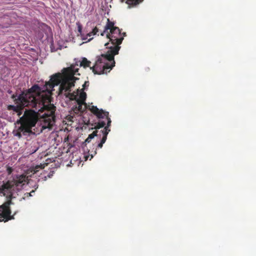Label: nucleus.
<instances>
[{
    "instance_id": "5",
    "label": "nucleus",
    "mask_w": 256,
    "mask_h": 256,
    "mask_svg": "<svg viewBox=\"0 0 256 256\" xmlns=\"http://www.w3.org/2000/svg\"><path fill=\"white\" fill-rule=\"evenodd\" d=\"M112 27L109 29L108 33L106 34V38L109 39V42L104 44L110 52H113L116 48H118V51L120 50V45L126 36V32H122L118 27L114 26V24L112 22Z\"/></svg>"
},
{
    "instance_id": "11",
    "label": "nucleus",
    "mask_w": 256,
    "mask_h": 256,
    "mask_svg": "<svg viewBox=\"0 0 256 256\" xmlns=\"http://www.w3.org/2000/svg\"><path fill=\"white\" fill-rule=\"evenodd\" d=\"M72 87H70L68 90H62V92H60V86L59 87V90H58V94H64V95L66 96V98H69L70 100H76V96L75 95L74 93H71V88Z\"/></svg>"
},
{
    "instance_id": "8",
    "label": "nucleus",
    "mask_w": 256,
    "mask_h": 256,
    "mask_svg": "<svg viewBox=\"0 0 256 256\" xmlns=\"http://www.w3.org/2000/svg\"><path fill=\"white\" fill-rule=\"evenodd\" d=\"M12 204V202L11 200H8L0 206V222H6L14 219V216L16 214L17 212H14L12 215L11 214L12 211L10 206Z\"/></svg>"
},
{
    "instance_id": "7",
    "label": "nucleus",
    "mask_w": 256,
    "mask_h": 256,
    "mask_svg": "<svg viewBox=\"0 0 256 256\" xmlns=\"http://www.w3.org/2000/svg\"><path fill=\"white\" fill-rule=\"evenodd\" d=\"M90 111L99 119L105 118L107 120V125L101 130L102 134V138L99 144L97 145L98 148H102L103 144L105 143L107 139V136L110 131V126L111 125V120L109 117V113L102 109L99 110L96 106H92L90 108Z\"/></svg>"
},
{
    "instance_id": "25",
    "label": "nucleus",
    "mask_w": 256,
    "mask_h": 256,
    "mask_svg": "<svg viewBox=\"0 0 256 256\" xmlns=\"http://www.w3.org/2000/svg\"><path fill=\"white\" fill-rule=\"evenodd\" d=\"M88 86H89V82L88 81V82H85L84 84L82 85V86H83L84 88H85L86 87Z\"/></svg>"
},
{
    "instance_id": "27",
    "label": "nucleus",
    "mask_w": 256,
    "mask_h": 256,
    "mask_svg": "<svg viewBox=\"0 0 256 256\" xmlns=\"http://www.w3.org/2000/svg\"><path fill=\"white\" fill-rule=\"evenodd\" d=\"M2 194L1 187H0V194Z\"/></svg>"
},
{
    "instance_id": "21",
    "label": "nucleus",
    "mask_w": 256,
    "mask_h": 256,
    "mask_svg": "<svg viewBox=\"0 0 256 256\" xmlns=\"http://www.w3.org/2000/svg\"><path fill=\"white\" fill-rule=\"evenodd\" d=\"M98 32V29L97 27H95L93 28L92 32H90L87 34V36H89L90 37L92 36L96 35Z\"/></svg>"
},
{
    "instance_id": "20",
    "label": "nucleus",
    "mask_w": 256,
    "mask_h": 256,
    "mask_svg": "<svg viewBox=\"0 0 256 256\" xmlns=\"http://www.w3.org/2000/svg\"><path fill=\"white\" fill-rule=\"evenodd\" d=\"M76 24L78 26V32H79L80 34H78V36H83V34L82 33V25L81 24L78 22H76Z\"/></svg>"
},
{
    "instance_id": "17",
    "label": "nucleus",
    "mask_w": 256,
    "mask_h": 256,
    "mask_svg": "<svg viewBox=\"0 0 256 256\" xmlns=\"http://www.w3.org/2000/svg\"><path fill=\"white\" fill-rule=\"evenodd\" d=\"M124 0H122L123 2ZM144 0H126V3L128 5L136 6L142 2Z\"/></svg>"
},
{
    "instance_id": "30",
    "label": "nucleus",
    "mask_w": 256,
    "mask_h": 256,
    "mask_svg": "<svg viewBox=\"0 0 256 256\" xmlns=\"http://www.w3.org/2000/svg\"><path fill=\"white\" fill-rule=\"evenodd\" d=\"M8 93H10H10L12 92V91H10V90H8Z\"/></svg>"
},
{
    "instance_id": "13",
    "label": "nucleus",
    "mask_w": 256,
    "mask_h": 256,
    "mask_svg": "<svg viewBox=\"0 0 256 256\" xmlns=\"http://www.w3.org/2000/svg\"><path fill=\"white\" fill-rule=\"evenodd\" d=\"M98 132L97 130L94 131L91 134H89L88 137L86 138L84 142L82 144V147H84L86 146L87 143H89L92 138H94L95 136H98Z\"/></svg>"
},
{
    "instance_id": "3",
    "label": "nucleus",
    "mask_w": 256,
    "mask_h": 256,
    "mask_svg": "<svg viewBox=\"0 0 256 256\" xmlns=\"http://www.w3.org/2000/svg\"><path fill=\"white\" fill-rule=\"evenodd\" d=\"M78 68H76L75 66L72 65L64 69V75L60 73H57L52 75L48 82H46L43 86L44 88L51 90L55 86L60 84V92H62L64 90H68L70 87L74 86V82L77 80L74 76L77 74Z\"/></svg>"
},
{
    "instance_id": "22",
    "label": "nucleus",
    "mask_w": 256,
    "mask_h": 256,
    "mask_svg": "<svg viewBox=\"0 0 256 256\" xmlns=\"http://www.w3.org/2000/svg\"><path fill=\"white\" fill-rule=\"evenodd\" d=\"M6 171L8 174H10L12 172L13 169L12 168L8 166L7 168Z\"/></svg>"
},
{
    "instance_id": "6",
    "label": "nucleus",
    "mask_w": 256,
    "mask_h": 256,
    "mask_svg": "<svg viewBox=\"0 0 256 256\" xmlns=\"http://www.w3.org/2000/svg\"><path fill=\"white\" fill-rule=\"evenodd\" d=\"M21 126L14 131V134L18 138L22 137L27 126H35L38 120V114L34 110H30L25 111L24 116L20 118Z\"/></svg>"
},
{
    "instance_id": "24",
    "label": "nucleus",
    "mask_w": 256,
    "mask_h": 256,
    "mask_svg": "<svg viewBox=\"0 0 256 256\" xmlns=\"http://www.w3.org/2000/svg\"><path fill=\"white\" fill-rule=\"evenodd\" d=\"M81 36V38H82V40H86L87 38H88V36H87V34L86 35H84V34H83V36Z\"/></svg>"
},
{
    "instance_id": "14",
    "label": "nucleus",
    "mask_w": 256,
    "mask_h": 256,
    "mask_svg": "<svg viewBox=\"0 0 256 256\" xmlns=\"http://www.w3.org/2000/svg\"><path fill=\"white\" fill-rule=\"evenodd\" d=\"M112 26V22L108 18L107 23L104 26V30L100 34L102 36H104L105 34L106 36L107 33H108L109 29Z\"/></svg>"
},
{
    "instance_id": "15",
    "label": "nucleus",
    "mask_w": 256,
    "mask_h": 256,
    "mask_svg": "<svg viewBox=\"0 0 256 256\" xmlns=\"http://www.w3.org/2000/svg\"><path fill=\"white\" fill-rule=\"evenodd\" d=\"M91 62L87 60L86 58H83L81 62H80V66H83L86 68L87 67H90V64Z\"/></svg>"
},
{
    "instance_id": "23",
    "label": "nucleus",
    "mask_w": 256,
    "mask_h": 256,
    "mask_svg": "<svg viewBox=\"0 0 256 256\" xmlns=\"http://www.w3.org/2000/svg\"><path fill=\"white\" fill-rule=\"evenodd\" d=\"M34 192V190H32L30 192H26L24 194L25 196L29 197L32 196V193Z\"/></svg>"
},
{
    "instance_id": "28",
    "label": "nucleus",
    "mask_w": 256,
    "mask_h": 256,
    "mask_svg": "<svg viewBox=\"0 0 256 256\" xmlns=\"http://www.w3.org/2000/svg\"><path fill=\"white\" fill-rule=\"evenodd\" d=\"M92 39V38H90V39H88V42H90V41Z\"/></svg>"
},
{
    "instance_id": "18",
    "label": "nucleus",
    "mask_w": 256,
    "mask_h": 256,
    "mask_svg": "<svg viewBox=\"0 0 256 256\" xmlns=\"http://www.w3.org/2000/svg\"><path fill=\"white\" fill-rule=\"evenodd\" d=\"M86 93L84 92H81L79 96V98L76 100V102H85L86 99Z\"/></svg>"
},
{
    "instance_id": "4",
    "label": "nucleus",
    "mask_w": 256,
    "mask_h": 256,
    "mask_svg": "<svg viewBox=\"0 0 256 256\" xmlns=\"http://www.w3.org/2000/svg\"><path fill=\"white\" fill-rule=\"evenodd\" d=\"M118 54V49L116 48L113 52L107 50L105 54H102L96 56L94 65L90 67V70L94 74H107L115 66L114 56Z\"/></svg>"
},
{
    "instance_id": "16",
    "label": "nucleus",
    "mask_w": 256,
    "mask_h": 256,
    "mask_svg": "<svg viewBox=\"0 0 256 256\" xmlns=\"http://www.w3.org/2000/svg\"><path fill=\"white\" fill-rule=\"evenodd\" d=\"M34 126H27L26 130H24V132L22 136H30L32 134H34V132L32 130V128Z\"/></svg>"
},
{
    "instance_id": "10",
    "label": "nucleus",
    "mask_w": 256,
    "mask_h": 256,
    "mask_svg": "<svg viewBox=\"0 0 256 256\" xmlns=\"http://www.w3.org/2000/svg\"><path fill=\"white\" fill-rule=\"evenodd\" d=\"M28 176L26 175L21 174L17 176L15 178H14L10 182L13 183L14 187L18 190L20 188H22L26 183H28Z\"/></svg>"
},
{
    "instance_id": "1",
    "label": "nucleus",
    "mask_w": 256,
    "mask_h": 256,
    "mask_svg": "<svg viewBox=\"0 0 256 256\" xmlns=\"http://www.w3.org/2000/svg\"><path fill=\"white\" fill-rule=\"evenodd\" d=\"M43 90L44 86L40 87L38 84H34L30 88L22 92L18 97L16 94H12V98L16 106L8 105V110L17 113L18 116H20L24 107L32 108H34L36 106L40 107V106L42 104H40L38 102Z\"/></svg>"
},
{
    "instance_id": "12",
    "label": "nucleus",
    "mask_w": 256,
    "mask_h": 256,
    "mask_svg": "<svg viewBox=\"0 0 256 256\" xmlns=\"http://www.w3.org/2000/svg\"><path fill=\"white\" fill-rule=\"evenodd\" d=\"M78 106H76L74 110L76 113L82 112L85 110L86 104L85 102H76Z\"/></svg>"
},
{
    "instance_id": "2",
    "label": "nucleus",
    "mask_w": 256,
    "mask_h": 256,
    "mask_svg": "<svg viewBox=\"0 0 256 256\" xmlns=\"http://www.w3.org/2000/svg\"><path fill=\"white\" fill-rule=\"evenodd\" d=\"M52 92L51 90L44 88L38 102L42 104L40 106H36L34 108V111L46 112L38 119L37 122L40 124L41 126L40 132L46 128L51 129L55 122V111L56 107L51 104Z\"/></svg>"
},
{
    "instance_id": "19",
    "label": "nucleus",
    "mask_w": 256,
    "mask_h": 256,
    "mask_svg": "<svg viewBox=\"0 0 256 256\" xmlns=\"http://www.w3.org/2000/svg\"><path fill=\"white\" fill-rule=\"evenodd\" d=\"M106 125V122L104 120H100L96 124V126H95L94 127V128L97 130V129H100L102 128H103Z\"/></svg>"
},
{
    "instance_id": "29",
    "label": "nucleus",
    "mask_w": 256,
    "mask_h": 256,
    "mask_svg": "<svg viewBox=\"0 0 256 256\" xmlns=\"http://www.w3.org/2000/svg\"><path fill=\"white\" fill-rule=\"evenodd\" d=\"M88 156H85L86 159V160H87V159H88Z\"/></svg>"
},
{
    "instance_id": "9",
    "label": "nucleus",
    "mask_w": 256,
    "mask_h": 256,
    "mask_svg": "<svg viewBox=\"0 0 256 256\" xmlns=\"http://www.w3.org/2000/svg\"><path fill=\"white\" fill-rule=\"evenodd\" d=\"M2 193L4 196L8 198V200H11L13 198V195L16 192V188L13 185V183L10 180H8L4 182L2 186Z\"/></svg>"
},
{
    "instance_id": "26",
    "label": "nucleus",
    "mask_w": 256,
    "mask_h": 256,
    "mask_svg": "<svg viewBox=\"0 0 256 256\" xmlns=\"http://www.w3.org/2000/svg\"><path fill=\"white\" fill-rule=\"evenodd\" d=\"M96 154V150L94 151V153L93 154H90V156H91V157H90V160L94 157V156Z\"/></svg>"
}]
</instances>
